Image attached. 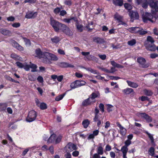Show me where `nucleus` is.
I'll use <instances>...</instances> for the list:
<instances>
[{"label": "nucleus", "mask_w": 158, "mask_h": 158, "mask_svg": "<svg viewBox=\"0 0 158 158\" xmlns=\"http://www.w3.org/2000/svg\"><path fill=\"white\" fill-rule=\"evenodd\" d=\"M152 14L146 12L145 14L142 15V19L144 22L147 23L148 21H150L153 23L156 20V18L153 16L155 14V11L152 10Z\"/></svg>", "instance_id": "f257e3e1"}, {"label": "nucleus", "mask_w": 158, "mask_h": 158, "mask_svg": "<svg viewBox=\"0 0 158 158\" xmlns=\"http://www.w3.org/2000/svg\"><path fill=\"white\" fill-rule=\"evenodd\" d=\"M100 96V94L98 91H95L93 92L87 99L85 100L82 102V104L84 106L90 105L92 102V100L95 98H99Z\"/></svg>", "instance_id": "f03ea898"}, {"label": "nucleus", "mask_w": 158, "mask_h": 158, "mask_svg": "<svg viewBox=\"0 0 158 158\" xmlns=\"http://www.w3.org/2000/svg\"><path fill=\"white\" fill-rule=\"evenodd\" d=\"M86 84V82L84 81L76 80L71 84L70 87L72 89H74L84 85Z\"/></svg>", "instance_id": "7ed1b4c3"}, {"label": "nucleus", "mask_w": 158, "mask_h": 158, "mask_svg": "<svg viewBox=\"0 0 158 158\" xmlns=\"http://www.w3.org/2000/svg\"><path fill=\"white\" fill-rule=\"evenodd\" d=\"M137 61L139 64V66L142 68H147L149 65V63L146 62V60L143 57H139L137 59Z\"/></svg>", "instance_id": "20e7f679"}, {"label": "nucleus", "mask_w": 158, "mask_h": 158, "mask_svg": "<svg viewBox=\"0 0 158 158\" xmlns=\"http://www.w3.org/2000/svg\"><path fill=\"white\" fill-rule=\"evenodd\" d=\"M37 116L36 112L32 110L30 111L26 118V121L29 122H32L34 121Z\"/></svg>", "instance_id": "39448f33"}, {"label": "nucleus", "mask_w": 158, "mask_h": 158, "mask_svg": "<svg viewBox=\"0 0 158 158\" xmlns=\"http://www.w3.org/2000/svg\"><path fill=\"white\" fill-rule=\"evenodd\" d=\"M50 53L48 52H43L41 58H43L42 61L43 63L46 64H50L51 61H50Z\"/></svg>", "instance_id": "423d86ee"}, {"label": "nucleus", "mask_w": 158, "mask_h": 158, "mask_svg": "<svg viewBox=\"0 0 158 158\" xmlns=\"http://www.w3.org/2000/svg\"><path fill=\"white\" fill-rule=\"evenodd\" d=\"M60 23H61L54 19H51L50 24L55 31L56 32H59L60 30L59 27Z\"/></svg>", "instance_id": "0eeeda50"}, {"label": "nucleus", "mask_w": 158, "mask_h": 158, "mask_svg": "<svg viewBox=\"0 0 158 158\" xmlns=\"http://www.w3.org/2000/svg\"><path fill=\"white\" fill-rule=\"evenodd\" d=\"M144 46L149 51H155L156 50V47L154 44L144 43Z\"/></svg>", "instance_id": "6e6552de"}, {"label": "nucleus", "mask_w": 158, "mask_h": 158, "mask_svg": "<svg viewBox=\"0 0 158 158\" xmlns=\"http://www.w3.org/2000/svg\"><path fill=\"white\" fill-rule=\"evenodd\" d=\"M66 149V152H70L73 151V150H75L77 149L76 146L72 143H69L65 147Z\"/></svg>", "instance_id": "1a4fd4ad"}, {"label": "nucleus", "mask_w": 158, "mask_h": 158, "mask_svg": "<svg viewBox=\"0 0 158 158\" xmlns=\"http://www.w3.org/2000/svg\"><path fill=\"white\" fill-rule=\"evenodd\" d=\"M149 6L151 8L154 9L156 12L158 11V1L154 2L152 0H150Z\"/></svg>", "instance_id": "9d476101"}, {"label": "nucleus", "mask_w": 158, "mask_h": 158, "mask_svg": "<svg viewBox=\"0 0 158 158\" xmlns=\"http://www.w3.org/2000/svg\"><path fill=\"white\" fill-rule=\"evenodd\" d=\"M37 15L36 12L29 11L26 13L25 17L27 19H34L36 17Z\"/></svg>", "instance_id": "9b49d317"}, {"label": "nucleus", "mask_w": 158, "mask_h": 158, "mask_svg": "<svg viewBox=\"0 0 158 158\" xmlns=\"http://www.w3.org/2000/svg\"><path fill=\"white\" fill-rule=\"evenodd\" d=\"M139 115L140 117L145 119L148 123L151 122L152 121V118L145 113H140Z\"/></svg>", "instance_id": "f8f14e48"}, {"label": "nucleus", "mask_w": 158, "mask_h": 158, "mask_svg": "<svg viewBox=\"0 0 158 158\" xmlns=\"http://www.w3.org/2000/svg\"><path fill=\"white\" fill-rule=\"evenodd\" d=\"M129 15L131 19L133 18V20L134 19H138L139 18L138 13L137 12L130 11L129 12Z\"/></svg>", "instance_id": "ddd939ff"}, {"label": "nucleus", "mask_w": 158, "mask_h": 158, "mask_svg": "<svg viewBox=\"0 0 158 158\" xmlns=\"http://www.w3.org/2000/svg\"><path fill=\"white\" fill-rule=\"evenodd\" d=\"M116 124L120 129V134L123 135H125L126 133L127 130L126 129L123 127L118 122L116 123Z\"/></svg>", "instance_id": "4468645a"}, {"label": "nucleus", "mask_w": 158, "mask_h": 158, "mask_svg": "<svg viewBox=\"0 0 158 158\" xmlns=\"http://www.w3.org/2000/svg\"><path fill=\"white\" fill-rule=\"evenodd\" d=\"M0 33L4 35H9L11 34L10 31L3 28L0 29Z\"/></svg>", "instance_id": "2eb2a0df"}, {"label": "nucleus", "mask_w": 158, "mask_h": 158, "mask_svg": "<svg viewBox=\"0 0 158 158\" xmlns=\"http://www.w3.org/2000/svg\"><path fill=\"white\" fill-rule=\"evenodd\" d=\"M126 82L129 86L134 88H136L139 86L138 84L135 82H133L129 80H127Z\"/></svg>", "instance_id": "dca6fc26"}, {"label": "nucleus", "mask_w": 158, "mask_h": 158, "mask_svg": "<svg viewBox=\"0 0 158 158\" xmlns=\"http://www.w3.org/2000/svg\"><path fill=\"white\" fill-rule=\"evenodd\" d=\"M60 66L62 68L69 67L73 68L74 67V66L73 65L65 62L60 63Z\"/></svg>", "instance_id": "f3484780"}, {"label": "nucleus", "mask_w": 158, "mask_h": 158, "mask_svg": "<svg viewBox=\"0 0 158 158\" xmlns=\"http://www.w3.org/2000/svg\"><path fill=\"white\" fill-rule=\"evenodd\" d=\"M93 41L94 42L99 44H102L104 42V40L103 39L98 37H94Z\"/></svg>", "instance_id": "a211bd4d"}, {"label": "nucleus", "mask_w": 158, "mask_h": 158, "mask_svg": "<svg viewBox=\"0 0 158 158\" xmlns=\"http://www.w3.org/2000/svg\"><path fill=\"white\" fill-rule=\"evenodd\" d=\"M139 27H135L129 28L128 30L131 33H138V31H139Z\"/></svg>", "instance_id": "6ab92c4d"}, {"label": "nucleus", "mask_w": 158, "mask_h": 158, "mask_svg": "<svg viewBox=\"0 0 158 158\" xmlns=\"http://www.w3.org/2000/svg\"><path fill=\"white\" fill-rule=\"evenodd\" d=\"M113 3L115 6H121L123 5V0H113Z\"/></svg>", "instance_id": "aec40b11"}, {"label": "nucleus", "mask_w": 158, "mask_h": 158, "mask_svg": "<svg viewBox=\"0 0 158 158\" xmlns=\"http://www.w3.org/2000/svg\"><path fill=\"white\" fill-rule=\"evenodd\" d=\"M122 92L126 94H129L134 92V90L132 88H127L123 90Z\"/></svg>", "instance_id": "412c9836"}, {"label": "nucleus", "mask_w": 158, "mask_h": 158, "mask_svg": "<svg viewBox=\"0 0 158 158\" xmlns=\"http://www.w3.org/2000/svg\"><path fill=\"white\" fill-rule=\"evenodd\" d=\"M56 138V135L53 134L47 140V142L49 143H52L55 142Z\"/></svg>", "instance_id": "4be33fe9"}, {"label": "nucleus", "mask_w": 158, "mask_h": 158, "mask_svg": "<svg viewBox=\"0 0 158 158\" xmlns=\"http://www.w3.org/2000/svg\"><path fill=\"white\" fill-rule=\"evenodd\" d=\"M35 52L37 56L39 57L40 59L42 57L43 52H42L40 49L37 48L35 50Z\"/></svg>", "instance_id": "5701e85b"}, {"label": "nucleus", "mask_w": 158, "mask_h": 158, "mask_svg": "<svg viewBox=\"0 0 158 158\" xmlns=\"http://www.w3.org/2000/svg\"><path fill=\"white\" fill-rule=\"evenodd\" d=\"M150 0L148 1L147 0H143L142 3V6L144 9L147 8L148 5H149Z\"/></svg>", "instance_id": "b1692460"}, {"label": "nucleus", "mask_w": 158, "mask_h": 158, "mask_svg": "<svg viewBox=\"0 0 158 158\" xmlns=\"http://www.w3.org/2000/svg\"><path fill=\"white\" fill-rule=\"evenodd\" d=\"M90 124V121L88 119L84 120L82 122V125L84 128H87Z\"/></svg>", "instance_id": "393cba45"}, {"label": "nucleus", "mask_w": 158, "mask_h": 158, "mask_svg": "<svg viewBox=\"0 0 158 158\" xmlns=\"http://www.w3.org/2000/svg\"><path fill=\"white\" fill-rule=\"evenodd\" d=\"M111 64L114 67L118 68H123V67L121 64H118L115 62L114 61L112 60L110 61Z\"/></svg>", "instance_id": "a878e982"}, {"label": "nucleus", "mask_w": 158, "mask_h": 158, "mask_svg": "<svg viewBox=\"0 0 158 158\" xmlns=\"http://www.w3.org/2000/svg\"><path fill=\"white\" fill-rule=\"evenodd\" d=\"M51 40L53 43H58L61 39L59 37L56 36L53 38H51Z\"/></svg>", "instance_id": "bb28decb"}, {"label": "nucleus", "mask_w": 158, "mask_h": 158, "mask_svg": "<svg viewBox=\"0 0 158 158\" xmlns=\"http://www.w3.org/2000/svg\"><path fill=\"white\" fill-rule=\"evenodd\" d=\"M65 34L69 36H72L73 35L72 31L70 30V29L68 27L63 32Z\"/></svg>", "instance_id": "cd10ccee"}, {"label": "nucleus", "mask_w": 158, "mask_h": 158, "mask_svg": "<svg viewBox=\"0 0 158 158\" xmlns=\"http://www.w3.org/2000/svg\"><path fill=\"white\" fill-rule=\"evenodd\" d=\"M13 46L18 50L20 51H23V48L19 45L17 42H15L14 43Z\"/></svg>", "instance_id": "c85d7f7f"}, {"label": "nucleus", "mask_w": 158, "mask_h": 158, "mask_svg": "<svg viewBox=\"0 0 158 158\" xmlns=\"http://www.w3.org/2000/svg\"><path fill=\"white\" fill-rule=\"evenodd\" d=\"M154 42L153 38L151 36H148L147 40L144 43H148V44H150V43L154 44Z\"/></svg>", "instance_id": "c756f323"}, {"label": "nucleus", "mask_w": 158, "mask_h": 158, "mask_svg": "<svg viewBox=\"0 0 158 158\" xmlns=\"http://www.w3.org/2000/svg\"><path fill=\"white\" fill-rule=\"evenodd\" d=\"M76 26L77 30L80 32H82L83 31V26L82 24H80L79 23H76Z\"/></svg>", "instance_id": "7c9ffc66"}, {"label": "nucleus", "mask_w": 158, "mask_h": 158, "mask_svg": "<svg viewBox=\"0 0 158 158\" xmlns=\"http://www.w3.org/2000/svg\"><path fill=\"white\" fill-rule=\"evenodd\" d=\"M145 94L148 96H151L153 94L152 91L149 89H145L143 91Z\"/></svg>", "instance_id": "2f4dec72"}, {"label": "nucleus", "mask_w": 158, "mask_h": 158, "mask_svg": "<svg viewBox=\"0 0 158 158\" xmlns=\"http://www.w3.org/2000/svg\"><path fill=\"white\" fill-rule=\"evenodd\" d=\"M103 153V149L102 147L101 146H99L98 148L97 153L98 155H102Z\"/></svg>", "instance_id": "473e14b6"}, {"label": "nucleus", "mask_w": 158, "mask_h": 158, "mask_svg": "<svg viewBox=\"0 0 158 158\" xmlns=\"http://www.w3.org/2000/svg\"><path fill=\"white\" fill-rule=\"evenodd\" d=\"M50 61L51 60H57L58 58L55 55L50 53Z\"/></svg>", "instance_id": "72a5a7b5"}, {"label": "nucleus", "mask_w": 158, "mask_h": 158, "mask_svg": "<svg viewBox=\"0 0 158 158\" xmlns=\"http://www.w3.org/2000/svg\"><path fill=\"white\" fill-rule=\"evenodd\" d=\"M123 152V154H127L128 151V148L126 146H123L120 150Z\"/></svg>", "instance_id": "f704fd0d"}, {"label": "nucleus", "mask_w": 158, "mask_h": 158, "mask_svg": "<svg viewBox=\"0 0 158 158\" xmlns=\"http://www.w3.org/2000/svg\"><path fill=\"white\" fill-rule=\"evenodd\" d=\"M10 57L14 60H17L20 59V57L15 53H12L10 55Z\"/></svg>", "instance_id": "c9c22d12"}, {"label": "nucleus", "mask_w": 158, "mask_h": 158, "mask_svg": "<svg viewBox=\"0 0 158 158\" xmlns=\"http://www.w3.org/2000/svg\"><path fill=\"white\" fill-rule=\"evenodd\" d=\"M65 94L66 93H64L62 94L57 96L56 98L55 99V100L57 101H58L61 100L65 95Z\"/></svg>", "instance_id": "e433bc0d"}, {"label": "nucleus", "mask_w": 158, "mask_h": 158, "mask_svg": "<svg viewBox=\"0 0 158 158\" xmlns=\"http://www.w3.org/2000/svg\"><path fill=\"white\" fill-rule=\"evenodd\" d=\"M30 68L32 69L31 70V72H35L37 71L36 69L37 68V66L36 64H31L30 65Z\"/></svg>", "instance_id": "4c0bfd02"}, {"label": "nucleus", "mask_w": 158, "mask_h": 158, "mask_svg": "<svg viewBox=\"0 0 158 158\" xmlns=\"http://www.w3.org/2000/svg\"><path fill=\"white\" fill-rule=\"evenodd\" d=\"M23 39L24 40V41L25 42L26 45L28 46H31V42L29 39L24 37H23Z\"/></svg>", "instance_id": "58836bf2"}, {"label": "nucleus", "mask_w": 158, "mask_h": 158, "mask_svg": "<svg viewBox=\"0 0 158 158\" xmlns=\"http://www.w3.org/2000/svg\"><path fill=\"white\" fill-rule=\"evenodd\" d=\"M155 149L153 147H151L148 150V153L149 154L152 156H154V155Z\"/></svg>", "instance_id": "ea45409f"}, {"label": "nucleus", "mask_w": 158, "mask_h": 158, "mask_svg": "<svg viewBox=\"0 0 158 158\" xmlns=\"http://www.w3.org/2000/svg\"><path fill=\"white\" fill-rule=\"evenodd\" d=\"M40 109L41 110H44L47 108V106L46 104L44 102L41 103L39 106Z\"/></svg>", "instance_id": "a19ab883"}, {"label": "nucleus", "mask_w": 158, "mask_h": 158, "mask_svg": "<svg viewBox=\"0 0 158 158\" xmlns=\"http://www.w3.org/2000/svg\"><path fill=\"white\" fill-rule=\"evenodd\" d=\"M68 27L64 24L60 23V30H61L63 32L64 30H65Z\"/></svg>", "instance_id": "79ce46f5"}, {"label": "nucleus", "mask_w": 158, "mask_h": 158, "mask_svg": "<svg viewBox=\"0 0 158 158\" xmlns=\"http://www.w3.org/2000/svg\"><path fill=\"white\" fill-rule=\"evenodd\" d=\"M139 31H138V33L140 35H144L147 33V31L143 30L142 28L139 27Z\"/></svg>", "instance_id": "37998d69"}, {"label": "nucleus", "mask_w": 158, "mask_h": 158, "mask_svg": "<svg viewBox=\"0 0 158 158\" xmlns=\"http://www.w3.org/2000/svg\"><path fill=\"white\" fill-rule=\"evenodd\" d=\"M136 43V40L134 39L130 40L127 42L128 44L130 46H132L135 45Z\"/></svg>", "instance_id": "c03bdc74"}, {"label": "nucleus", "mask_w": 158, "mask_h": 158, "mask_svg": "<svg viewBox=\"0 0 158 158\" xmlns=\"http://www.w3.org/2000/svg\"><path fill=\"white\" fill-rule=\"evenodd\" d=\"M124 6L125 8L128 10H130L132 8V6L128 3H125L124 4Z\"/></svg>", "instance_id": "a18cd8bd"}, {"label": "nucleus", "mask_w": 158, "mask_h": 158, "mask_svg": "<svg viewBox=\"0 0 158 158\" xmlns=\"http://www.w3.org/2000/svg\"><path fill=\"white\" fill-rule=\"evenodd\" d=\"M94 122H97V126L98 127H100L101 124V120L99 119V117H97V118L96 119L94 120Z\"/></svg>", "instance_id": "49530a36"}, {"label": "nucleus", "mask_w": 158, "mask_h": 158, "mask_svg": "<svg viewBox=\"0 0 158 158\" xmlns=\"http://www.w3.org/2000/svg\"><path fill=\"white\" fill-rule=\"evenodd\" d=\"M61 136H59L57 137H56L55 139V142L56 144L59 143L61 140Z\"/></svg>", "instance_id": "de8ad7c7"}, {"label": "nucleus", "mask_w": 158, "mask_h": 158, "mask_svg": "<svg viewBox=\"0 0 158 158\" xmlns=\"http://www.w3.org/2000/svg\"><path fill=\"white\" fill-rule=\"evenodd\" d=\"M99 112V110L97 108H96L95 110V116H94V120L96 119L97 118V117H99L98 115V113Z\"/></svg>", "instance_id": "09e8293b"}, {"label": "nucleus", "mask_w": 158, "mask_h": 158, "mask_svg": "<svg viewBox=\"0 0 158 158\" xmlns=\"http://www.w3.org/2000/svg\"><path fill=\"white\" fill-rule=\"evenodd\" d=\"M28 80L31 81H34L35 80L36 78L34 75H29L28 77Z\"/></svg>", "instance_id": "8fccbe9b"}, {"label": "nucleus", "mask_w": 158, "mask_h": 158, "mask_svg": "<svg viewBox=\"0 0 158 158\" xmlns=\"http://www.w3.org/2000/svg\"><path fill=\"white\" fill-rule=\"evenodd\" d=\"M114 18L117 20L119 22H121V18L120 16L117 14H115L114 16Z\"/></svg>", "instance_id": "3c124183"}, {"label": "nucleus", "mask_w": 158, "mask_h": 158, "mask_svg": "<svg viewBox=\"0 0 158 158\" xmlns=\"http://www.w3.org/2000/svg\"><path fill=\"white\" fill-rule=\"evenodd\" d=\"M60 10L61 9L59 7H56L54 9L53 12L55 14L57 15L60 12Z\"/></svg>", "instance_id": "603ef678"}, {"label": "nucleus", "mask_w": 158, "mask_h": 158, "mask_svg": "<svg viewBox=\"0 0 158 158\" xmlns=\"http://www.w3.org/2000/svg\"><path fill=\"white\" fill-rule=\"evenodd\" d=\"M16 64L17 66L19 68H22L23 67L24 65H23L22 63L19 62L18 61L16 62Z\"/></svg>", "instance_id": "864d4df0"}, {"label": "nucleus", "mask_w": 158, "mask_h": 158, "mask_svg": "<svg viewBox=\"0 0 158 158\" xmlns=\"http://www.w3.org/2000/svg\"><path fill=\"white\" fill-rule=\"evenodd\" d=\"M99 107L102 112H103L104 111V105L102 103H100L99 106Z\"/></svg>", "instance_id": "5fc2aeb1"}, {"label": "nucleus", "mask_w": 158, "mask_h": 158, "mask_svg": "<svg viewBox=\"0 0 158 158\" xmlns=\"http://www.w3.org/2000/svg\"><path fill=\"white\" fill-rule=\"evenodd\" d=\"M20 26V24L19 23H15L12 24V26L14 27L18 28Z\"/></svg>", "instance_id": "6e6d98bb"}, {"label": "nucleus", "mask_w": 158, "mask_h": 158, "mask_svg": "<svg viewBox=\"0 0 158 158\" xmlns=\"http://www.w3.org/2000/svg\"><path fill=\"white\" fill-rule=\"evenodd\" d=\"M89 57L90 58V60L94 61H97L98 59L92 55H89Z\"/></svg>", "instance_id": "4d7b16f0"}, {"label": "nucleus", "mask_w": 158, "mask_h": 158, "mask_svg": "<svg viewBox=\"0 0 158 158\" xmlns=\"http://www.w3.org/2000/svg\"><path fill=\"white\" fill-rule=\"evenodd\" d=\"M131 143V140L127 139L126 140L125 142V145L124 146H126L127 147L129 146Z\"/></svg>", "instance_id": "13d9d810"}, {"label": "nucleus", "mask_w": 158, "mask_h": 158, "mask_svg": "<svg viewBox=\"0 0 158 158\" xmlns=\"http://www.w3.org/2000/svg\"><path fill=\"white\" fill-rule=\"evenodd\" d=\"M98 56L100 57V58L102 59V60H105L106 58V56L105 55H98Z\"/></svg>", "instance_id": "bf43d9fd"}, {"label": "nucleus", "mask_w": 158, "mask_h": 158, "mask_svg": "<svg viewBox=\"0 0 158 158\" xmlns=\"http://www.w3.org/2000/svg\"><path fill=\"white\" fill-rule=\"evenodd\" d=\"M141 100L142 101H149V98L146 97L145 96H142L141 98Z\"/></svg>", "instance_id": "052dcab7"}, {"label": "nucleus", "mask_w": 158, "mask_h": 158, "mask_svg": "<svg viewBox=\"0 0 158 158\" xmlns=\"http://www.w3.org/2000/svg\"><path fill=\"white\" fill-rule=\"evenodd\" d=\"M158 56V55L156 53H151L150 55V57L152 58H155Z\"/></svg>", "instance_id": "680f3d73"}, {"label": "nucleus", "mask_w": 158, "mask_h": 158, "mask_svg": "<svg viewBox=\"0 0 158 158\" xmlns=\"http://www.w3.org/2000/svg\"><path fill=\"white\" fill-rule=\"evenodd\" d=\"M66 153L64 155V157L65 158H71V155L69 153V152H66Z\"/></svg>", "instance_id": "e2e57ef3"}, {"label": "nucleus", "mask_w": 158, "mask_h": 158, "mask_svg": "<svg viewBox=\"0 0 158 158\" xmlns=\"http://www.w3.org/2000/svg\"><path fill=\"white\" fill-rule=\"evenodd\" d=\"M58 52L59 54L61 55H64L65 54L64 51L60 49H59L58 50Z\"/></svg>", "instance_id": "0e129e2a"}, {"label": "nucleus", "mask_w": 158, "mask_h": 158, "mask_svg": "<svg viewBox=\"0 0 158 158\" xmlns=\"http://www.w3.org/2000/svg\"><path fill=\"white\" fill-rule=\"evenodd\" d=\"M23 68L25 69V70H26L27 71L29 70L30 68V65L27 64L24 65Z\"/></svg>", "instance_id": "69168bd1"}, {"label": "nucleus", "mask_w": 158, "mask_h": 158, "mask_svg": "<svg viewBox=\"0 0 158 158\" xmlns=\"http://www.w3.org/2000/svg\"><path fill=\"white\" fill-rule=\"evenodd\" d=\"M66 14L67 12L65 10H63L61 11L60 10V15L61 16H63L65 15H66Z\"/></svg>", "instance_id": "338daca9"}, {"label": "nucleus", "mask_w": 158, "mask_h": 158, "mask_svg": "<svg viewBox=\"0 0 158 158\" xmlns=\"http://www.w3.org/2000/svg\"><path fill=\"white\" fill-rule=\"evenodd\" d=\"M37 80L40 83H42L43 81V77L41 76H39L37 78Z\"/></svg>", "instance_id": "774afa93"}]
</instances>
